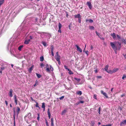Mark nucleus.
I'll return each instance as SVG.
<instances>
[{
  "label": "nucleus",
  "mask_w": 126,
  "mask_h": 126,
  "mask_svg": "<svg viewBox=\"0 0 126 126\" xmlns=\"http://www.w3.org/2000/svg\"><path fill=\"white\" fill-rule=\"evenodd\" d=\"M125 78H126V75H123V77H122V79H124Z\"/></svg>",
  "instance_id": "41"
},
{
  "label": "nucleus",
  "mask_w": 126,
  "mask_h": 126,
  "mask_svg": "<svg viewBox=\"0 0 126 126\" xmlns=\"http://www.w3.org/2000/svg\"><path fill=\"white\" fill-rule=\"evenodd\" d=\"M96 77L97 79H100L101 78L102 76H97Z\"/></svg>",
  "instance_id": "51"
},
{
  "label": "nucleus",
  "mask_w": 126,
  "mask_h": 126,
  "mask_svg": "<svg viewBox=\"0 0 126 126\" xmlns=\"http://www.w3.org/2000/svg\"><path fill=\"white\" fill-rule=\"evenodd\" d=\"M62 27V25L60 23H59L58 27L59 29H61Z\"/></svg>",
  "instance_id": "24"
},
{
  "label": "nucleus",
  "mask_w": 126,
  "mask_h": 126,
  "mask_svg": "<svg viewBox=\"0 0 126 126\" xmlns=\"http://www.w3.org/2000/svg\"><path fill=\"white\" fill-rule=\"evenodd\" d=\"M51 122L52 126H54L53 122V118H52L51 119Z\"/></svg>",
  "instance_id": "17"
},
{
  "label": "nucleus",
  "mask_w": 126,
  "mask_h": 126,
  "mask_svg": "<svg viewBox=\"0 0 126 126\" xmlns=\"http://www.w3.org/2000/svg\"><path fill=\"white\" fill-rule=\"evenodd\" d=\"M47 113L48 116V115H51V114L50 112L49 109V108L47 110Z\"/></svg>",
  "instance_id": "29"
},
{
  "label": "nucleus",
  "mask_w": 126,
  "mask_h": 126,
  "mask_svg": "<svg viewBox=\"0 0 126 126\" xmlns=\"http://www.w3.org/2000/svg\"><path fill=\"white\" fill-rule=\"evenodd\" d=\"M69 73L70 74L72 75V74H73V72L72 71H70V70H69Z\"/></svg>",
  "instance_id": "40"
},
{
  "label": "nucleus",
  "mask_w": 126,
  "mask_h": 126,
  "mask_svg": "<svg viewBox=\"0 0 126 126\" xmlns=\"http://www.w3.org/2000/svg\"><path fill=\"white\" fill-rule=\"evenodd\" d=\"M110 35L112 37L113 39L115 40L116 39V35L115 33H111L110 34Z\"/></svg>",
  "instance_id": "6"
},
{
  "label": "nucleus",
  "mask_w": 126,
  "mask_h": 126,
  "mask_svg": "<svg viewBox=\"0 0 126 126\" xmlns=\"http://www.w3.org/2000/svg\"><path fill=\"white\" fill-rule=\"evenodd\" d=\"M121 41H122V43H124L125 44L126 41V39H124L123 38H122L121 39Z\"/></svg>",
  "instance_id": "16"
},
{
  "label": "nucleus",
  "mask_w": 126,
  "mask_h": 126,
  "mask_svg": "<svg viewBox=\"0 0 126 126\" xmlns=\"http://www.w3.org/2000/svg\"><path fill=\"white\" fill-rule=\"evenodd\" d=\"M28 28L27 27H25V28H23V29L21 30V31H24L25 30H26Z\"/></svg>",
  "instance_id": "45"
},
{
  "label": "nucleus",
  "mask_w": 126,
  "mask_h": 126,
  "mask_svg": "<svg viewBox=\"0 0 126 126\" xmlns=\"http://www.w3.org/2000/svg\"><path fill=\"white\" fill-rule=\"evenodd\" d=\"M87 4L89 8L91 9L92 8V7L90 2L89 1L87 2Z\"/></svg>",
  "instance_id": "9"
},
{
  "label": "nucleus",
  "mask_w": 126,
  "mask_h": 126,
  "mask_svg": "<svg viewBox=\"0 0 126 126\" xmlns=\"http://www.w3.org/2000/svg\"><path fill=\"white\" fill-rule=\"evenodd\" d=\"M93 21H93V20L92 19H90L89 20V22L90 23H93Z\"/></svg>",
  "instance_id": "46"
},
{
  "label": "nucleus",
  "mask_w": 126,
  "mask_h": 126,
  "mask_svg": "<svg viewBox=\"0 0 126 126\" xmlns=\"http://www.w3.org/2000/svg\"><path fill=\"white\" fill-rule=\"evenodd\" d=\"M30 41V39H28V40H26L25 41L24 43L26 44H28Z\"/></svg>",
  "instance_id": "12"
},
{
  "label": "nucleus",
  "mask_w": 126,
  "mask_h": 126,
  "mask_svg": "<svg viewBox=\"0 0 126 126\" xmlns=\"http://www.w3.org/2000/svg\"><path fill=\"white\" fill-rule=\"evenodd\" d=\"M5 103L6 104V106H7L8 105V103L7 101H5Z\"/></svg>",
  "instance_id": "64"
},
{
  "label": "nucleus",
  "mask_w": 126,
  "mask_h": 126,
  "mask_svg": "<svg viewBox=\"0 0 126 126\" xmlns=\"http://www.w3.org/2000/svg\"><path fill=\"white\" fill-rule=\"evenodd\" d=\"M106 72L109 73H110L111 74L113 73L112 71L110 70H107Z\"/></svg>",
  "instance_id": "26"
},
{
  "label": "nucleus",
  "mask_w": 126,
  "mask_h": 126,
  "mask_svg": "<svg viewBox=\"0 0 126 126\" xmlns=\"http://www.w3.org/2000/svg\"><path fill=\"white\" fill-rule=\"evenodd\" d=\"M116 36L117 39L118 40H120V39H121V40L122 39V38H121V37L119 35L117 34L116 35Z\"/></svg>",
  "instance_id": "15"
},
{
  "label": "nucleus",
  "mask_w": 126,
  "mask_h": 126,
  "mask_svg": "<svg viewBox=\"0 0 126 126\" xmlns=\"http://www.w3.org/2000/svg\"><path fill=\"white\" fill-rule=\"evenodd\" d=\"M13 91V90L12 89H10L8 94L9 96H10V97H12L13 96V95L12 94Z\"/></svg>",
  "instance_id": "5"
},
{
  "label": "nucleus",
  "mask_w": 126,
  "mask_h": 126,
  "mask_svg": "<svg viewBox=\"0 0 126 126\" xmlns=\"http://www.w3.org/2000/svg\"><path fill=\"white\" fill-rule=\"evenodd\" d=\"M109 67V65H106L104 68L105 70L107 71L108 70V69Z\"/></svg>",
  "instance_id": "21"
},
{
  "label": "nucleus",
  "mask_w": 126,
  "mask_h": 126,
  "mask_svg": "<svg viewBox=\"0 0 126 126\" xmlns=\"http://www.w3.org/2000/svg\"><path fill=\"white\" fill-rule=\"evenodd\" d=\"M76 46L77 48V50L78 51H79L80 52H82V50L81 48L79 47L77 45H76Z\"/></svg>",
  "instance_id": "8"
},
{
  "label": "nucleus",
  "mask_w": 126,
  "mask_h": 126,
  "mask_svg": "<svg viewBox=\"0 0 126 126\" xmlns=\"http://www.w3.org/2000/svg\"><path fill=\"white\" fill-rule=\"evenodd\" d=\"M74 79L78 81H79L80 80V79H79L77 78H74Z\"/></svg>",
  "instance_id": "33"
},
{
  "label": "nucleus",
  "mask_w": 126,
  "mask_h": 126,
  "mask_svg": "<svg viewBox=\"0 0 126 126\" xmlns=\"http://www.w3.org/2000/svg\"><path fill=\"white\" fill-rule=\"evenodd\" d=\"M125 124H126V120H125L121 122L120 125L122 126Z\"/></svg>",
  "instance_id": "10"
},
{
  "label": "nucleus",
  "mask_w": 126,
  "mask_h": 126,
  "mask_svg": "<svg viewBox=\"0 0 126 126\" xmlns=\"http://www.w3.org/2000/svg\"><path fill=\"white\" fill-rule=\"evenodd\" d=\"M57 61L58 62V64L60 65V64L61 62H60V60H59V61Z\"/></svg>",
  "instance_id": "61"
},
{
  "label": "nucleus",
  "mask_w": 126,
  "mask_h": 126,
  "mask_svg": "<svg viewBox=\"0 0 126 126\" xmlns=\"http://www.w3.org/2000/svg\"><path fill=\"white\" fill-rule=\"evenodd\" d=\"M101 93L106 98H108V96L107 95V94L106 93L104 92L102 90L101 91Z\"/></svg>",
  "instance_id": "7"
},
{
  "label": "nucleus",
  "mask_w": 126,
  "mask_h": 126,
  "mask_svg": "<svg viewBox=\"0 0 126 126\" xmlns=\"http://www.w3.org/2000/svg\"><path fill=\"white\" fill-rule=\"evenodd\" d=\"M125 94H123L121 95V97H123V96H125Z\"/></svg>",
  "instance_id": "62"
},
{
  "label": "nucleus",
  "mask_w": 126,
  "mask_h": 126,
  "mask_svg": "<svg viewBox=\"0 0 126 126\" xmlns=\"http://www.w3.org/2000/svg\"><path fill=\"white\" fill-rule=\"evenodd\" d=\"M38 115V117L37 118V119L39 121V118H40V114H39L38 113L37 114Z\"/></svg>",
  "instance_id": "34"
},
{
  "label": "nucleus",
  "mask_w": 126,
  "mask_h": 126,
  "mask_svg": "<svg viewBox=\"0 0 126 126\" xmlns=\"http://www.w3.org/2000/svg\"><path fill=\"white\" fill-rule=\"evenodd\" d=\"M36 74L38 78H39L41 77V75L40 74L37 73H36Z\"/></svg>",
  "instance_id": "30"
},
{
  "label": "nucleus",
  "mask_w": 126,
  "mask_h": 126,
  "mask_svg": "<svg viewBox=\"0 0 126 126\" xmlns=\"http://www.w3.org/2000/svg\"><path fill=\"white\" fill-rule=\"evenodd\" d=\"M74 16L75 18H79L81 17V16L79 14H78L77 15H75Z\"/></svg>",
  "instance_id": "13"
},
{
  "label": "nucleus",
  "mask_w": 126,
  "mask_h": 126,
  "mask_svg": "<svg viewBox=\"0 0 126 126\" xmlns=\"http://www.w3.org/2000/svg\"><path fill=\"white\" fill-rule=\"evenodd\" d=\"M118 43L119 46H117L115 44V42H110V44L111 46L113 49L115 51V53L116 54L117 53L116 51L117 50H120L121 47V44L119 42H118Z\"/></svg>",
  "instance_id": "1"
},
{
  "label": "nucleus",
  "mask_w": 126,
  "mask_h": 126,
  "mask_svg": "<svg viewBox=\"0 0 126 126\" xmlns=\"http://www.w3.org/2000/svg\"><path fill=\"white\" fill-rule=\"evenodd\" d=\"M46 66L47 68L46 70L47 72H50V70L52 71L53 70V68L52 67L51 65H49L50 67V68H49V66L48 65V64H47Z\"/></svg>",
  "instance_id": "3"
},
{
  "label": "nucleus",
  "mask_w": 126,
  "mask_h": 126,
  "mask_svg": "<svg viewBox=\"0 0 126 126\" xmlns=\"http://www.w3.org/2000/svg\"><path fill=\"white\" fill-rule=\"evenodd\" d=\"M82 94V92L81 91H79L76 92V94L78 95H81Z\"/></svg>",
  "instance_id": "19"
},
{
  "label": "nucleus",
  "mask_w": 126,
  "mask_h": 126,
  "mask_svg": "<svg viewBox=\"0 0 126 126\" xmlns=\"http://www.w3.org/2000/svg\"><path fill=\"white\" fill-rule=\"evenodd\" d=\"M45 121H46V123L47 126H48V122H47V120L46 119Z\"/></svg>",
  "instance_id": "49"
},
{
  "label": "nucleus",
  "mask_w": 126,
  "mask_h": 126,
  "mask_svg": "<svg viewBox=\"0 0 126 126\" xmlns=\"http://www.w3.org/2000/svg\"><path fill=\"white\" fill-rule=\"evenodd\" d=\"M66 110H64L63 111L62 113V115H64L66 112Z\"/></svg>",
  "instance_id": "28"
},
{
  "label": "nucleus",
  "mask_w": 126,
  "mask_h": 126,
  "mask_svg": "<svg viewBox=\"0 0 126 126\" xmlns=\"http://www.w3.org/2000/svg\"><path fill=\"white\" fill-rule=\"evenodd\" d=\"M54 50V47L53 46H51V52L53 51Z\"/></svg>",
  "instance_id": "43"
},
{
  "label": "nucleus",
  "mask_w": 126,
  "mask_h": 126,
  "mask_svg": "<svg viewBox=\"0 0 126 126\" xmlns=\"http://www.w3.org/2000/svg\"><path fill=\"white\" fill-rule=\"evenodd\" d=\"M15 115H16L15 113H14V115H13V118H14V121H15Z\"/></svg>",
  "instance_id": "53"
},
{
  "label": "nucleus",
  "mask_w": 126,
  "mask_h": 126,
  "mask_svg": "<svg viewBox=\"0 0 126 126\" xmlns=\"http://www.w3.org/2000/svg\"><path fill=\"white\" fill-rule=\"evenodd\" d=\"M38 20V19L37 18H34L35 20H34V21H35V23H36V22H37Z\"/></svg>",
  "instance_id": "39"
},
{
  "label": "nucleus",
  "mask_w": 126,
  "mask_h": 126,
  "mask_svg": "<svg viewBox=\"0 0 126 126\" xmlns=\"http://www.w3.org/2000/svg\"><path fill=\"white\" fill-rule=\"evenodd\" d=\"M80 104L79 102H77L76 103L75 105H78L79 104Z\"/></svg>",
  "instance_id": "57"
},
{
  "label": "nucleus",
  "mask_w": 126,
  "mask_h": 126,
  "mask_svg": "<svg viewBox=\"0 0 126 126\" xmlns=\"http://www.w3.org/2000/svg\"><path fill=\"white\" fill-rule=\"evenodd\" d=\"M80 103H83L84 102V101H80L79 102Z\"/></svg>",
  "instance_id": "58"
},
{
  "label": "nucleus",
  "mask_w": 126,
  "mask_h": 126,
  "mask_svg": "<svg viewBox=\"0 0 126 126\" xmlns=\"http://www.w3.org/2000/svg\"><path fill=\"white\" fill-rule=\"evenodd\" d=\"M78 22L79 23H80L81 22V17L78 18Z\"/></svg>",
  "instance_id": "47"
},
{
  "label": "nucleus",
  "mask_w": 126,
  "mask_h": 126,
  "mask_svg": "<svg viewBox=\"0 0 126 126\" xmlns=\"http://www.w3.org/2000/svg\"><path fill=\"white\" fill-rule=\"evenodd\" d=\"M10 43H9L8 44V49H9V48H10V49L11 50V49L12 48L11 47H10Z\"/></svg>",
  "instance_id": "36"
},
{
  "label": "nucleus",
  "mask_w": 126,
  "mask_h": 126,
  "mask_svg": "<svg viewBox=\"0 0 126 126\" xmlns=\"http://www.w3.org/2000/svg\"><path fill=\"white\" fill-rule=\"evenodd\" d=\"M11 52L12 54H13L14 56H15V54L14 53H13L12 52V51L11 50Z\"/></svg>",
  "instance_id": "54"
},
{
  "label": "nucleus",
  "mask_w": 126,
  "mask_h": 126,
  "mask_svg": "<svg viewBox=\"0 0 126 126\" xmlns=\"http://www.w3.org/2000/svg\"><path fill=\"white\" fill-rule=\"evenodd\" d=\"M42 44L44 46H46V42L43 41L42 42Z\"/></svg>",
  "instance_id": "31"
},
{
  "label": "nucleus",
  "mask_w": 126,
  "mask_h": 126,
  "mask_svg": "<svg viewBox=\"0 0 126 126\" xmlns=\"http://www.w3.org/2000/svg\"><path fill=\"white\" fill-rule=\"evenodd\" d=\"M5 67L3 66H2V67L0 68L1 70H4L5 69Z\"/></svg>",
  "instance_id": "44"
},
{
  "label": "nucleus",
  "mask_w": 126,
  "mask_h": 126,
  "mask_svg": "<svg viewBox=\"0 0 126 126\" xmlns=\"http://www.w3.org/2000/svg\"><path fill=\"white\" fill-rule=\"evenodd\" d=\"M101 109V108L100 107H99L98 109V110H97V111L99 113V114H100V111Z\"/></svg>",
  "instance_id": "37"
},
{
  "label": "nucleus",
  "mask_w": 126,
  "mask_h": 126,
  "mask_svg": "<svg viewBox=\"0 0 126 126\" xmlns=\"http://www.w3.org/2000/svg\"><path fill=\"white\" fill-rule=\"evenodd\" d=\"M51 53L52 55L53 56H54V53H53V51L51 52Z\"/></svg>",
  "instance_id": "60"
},
{
  "label": "nucleus",
  "mask_w": 126,
  "mask_h": 126,
  "mask_svg": "<svg viewBox=\"0 0 126 126\" xmlns=\"http://www.w3.org/2000/svg\"><path fill=\"white\" fill-rule=\"evenodd\" d=\"M23 45H21L20 46L18 47V49L19 51L21 50V48L23 47Z\"/></svg>",
  "instance_id": "20"
},
{
  "label": "nucleus",
  "mask_w": 126,
  "mask_h": 126,
  "mask_svg": "<svg viewBox=\"0 0 126 126\" xmlns=\"http://www.w3.org/2000/svg\"><path fill=\"white\" fill-rule=\"evenodd\" d=\"M89 29L91 30H94V27L93 26H89Z\"/></svg>",
  "instance_id": "22"
},
{
  "label": "nucleus",
  "mask_w": 126,
  "mask_h": 126,
  "mask_svg": "<svg viewBox=\"0 0 126 126\" xmlns=\"http://www.w3.org/2000/svg\"><path fill=\"white\" fill-rule=\"evenodd\" d=\"M36 104L35 105V107H38L39 108V105L38 103L37 102H36Z\"/></svg>",
  "instance_id": "35"
},
{
  "label": "nucleus",
  "mask_w": 126,
  "mask_h": 126,
  "mask_svg": "<svg viewBox=\"0 0 126 126\" xmlns=\"http://www.w3.org/2000/svg\"><path fill=\"white\" fill-rule=\"evenodd\" d=\"M112 125L111 124H109L108 125H103L102 126H111Z\"/></svg>",
  "instance_id": "38"
},
{
  "label": "nucleus",
  "mask_w": 126,
  "mask_h": 126,
  "mask_svg": "<svg viewBox=\"0 0 126 126\" xmlns=\"http://www.w3.org/2000/svg\"><path fill=\"white\" fill-rule=\"evenodd\" d=\"M64 97V96H63L62 97H60L59 98V99L60 100H62L63 99Z\"/></svg>",
  "instance_id": "48"
},
{
  "label": "nucleus",
  "mask_w": 126,
  "mask_h": 126,
  "mask_svg": "<svg viewBox=\"0 0 126 126\" xmlns=\"http://www.w3.org/2000/svg\"><path fill=\"white\" fill-rule=\"evenodd\" d=\"M44 66V64L43 63H41L40 64V66L41 67L43 66Z\"/></svg>",
  "instance_id": "56"
},
{
  "label": "nucleus",
  "mask_w": 126,
  "mask_h": 126,
  "mask_svg": "<svg viewBox=\"0 0 126 126\" xmlns=\"http://www.w3.org/2000/svg\"><path fill=\"white\" fill-rule=\"evenodd\" d=\"M65 13L66 14V16L67 17H68V13L66 11L65 12Z\"/></svg>",
  "instance_id": "55"
},
{
  "label": "nucleus",
  "mask_w": 126,
  "mask_h": 126,
  "mask_svg": "<svg viewBox=\"0 0 126 126\" xmlns=\"http://www.w3.org/2000/svg\"><path fill=\"white\" fill-rule=\"evenodd\" d=\"M60 56L58 54V52H56V54L55 56V58L57 61L60 60Z\"/></svg>",
  "instance_id": "4"
},
{
  "label": "nucleus",
  "mask_w": 126,
  "mask_h": 126,
  "mask_svg": "<svg viewBox=\"0 0 126 126\" xmlns=\"http://www.w3.org/2000/svg\"><path fill=\"white\" fill-rule=\"evenodd\" d=\"M14 97L15 102H17V100L16 98V95H15L14 96Z\"/></svg>",
  "instance_id": "23"
},
{
  "label": "nucleus",
  "mask_w": 126,
  "mask_h": 126,
  "mask_svg": "<svg viewBox=\"0 0 126 126\" xmlns=\"http://www.w3.org/2000/svg\"><path fill=\"white\" fill-rule=\"evenodd\" d=\"M96 34L99 37V33L98 32H97V31L96 32Z\"/></svg>",
  "instance_id": "52"
},
{
  "label": "nucleus",
  "mask_w": 126,
  "mask_h": 126,
  "mask_svg": "<svg viewBox=\"0 0 126 126\" xmlns=\"http://www.w3.org/2000/svg\"><path fill=\"white\" fill-rule=\"evenodd\" d=\"M64 68H65V69H67L68 71H69V69H68V68H67V66H66V65H64Z\"/></svg>",
  "instance_id": "42"
},
{
  "label": "nucleus",
  "mask_w": 126,
  "mask_h": 126,
  "mask_svg": "<svg viewBox=\"0 0 126 126\" xmlns=\"http://www.w3.org/2000/svg\"><path fill=\"white\" fill-rule=\"evenodd\" d=\"M85 53L87 54V55L88 56V53H89V51L88 50L86 51H85Z\"/></svg>",
  "instance_id": "50"
},
{
  "label": "nucleus",
  "mask_w": 126,
  "mask_h": 126,
  "mask_svg": "<svg viewBox=\"0 0 126 126\" xmlns=\"http://www.w3.org/2000/svg\"><path fill=\"white\" fill-rule=\"evenodd\" d=\"M94 98L95 99H97L95 95H94Z\"/></svg>",
  "instance_id": "59"
},
{
  "label": "nucleus",
  "mask_w": 126,
  "mask_h": 126,
  "mask_svg": "<svg viewBox=\"0 0 126 126\" xmlns=\"http://www.w3.org/2000/svg\"><path fill=\"white\" fill-rule=\"evenodd\" d=\"M40 59L41 61H43L44 60V57L43 56L41 57L40 58Z\"/></svg>",
  "instance_id": "27"
},
{
  "label": "nucleus",
  "mask_w": 126,
  "mask_h": 126,
  "mask_svg": "<svg viewBox=\"0 0 126 126\" xmlns=\"http://www.w3.org/2000/svg\"><path fill=\"white\" fill-rule=\"evenodd\" d=\"M4 0H0V6L2 4L4 1Z\"/></svg>",
  "instance_id": "25"
},
{
  "label": "nucleus",
  "mask_w": 126,
  "mask_h": 126,
  "mask_svg": "<svg viewBox=\"0 0 126 126\" xmlns=\"http://www.w3.org/2000/svg\"><path fill=\"white\" fill-rule=\"evenodd\" d=\"M39 33L42 34H43L46 36V38H48V39H49L51 37L50 34L47 32H41Z\"/></svg>",
  "instance_id": "2"
},
{
  "label": "nucleus",
  "mask_w": 126,
  "mask_h": 126,
  "mask_svg": "<svg viewBox=\"0 0 126 126\" xmlns=\"http://www.w3.org/2000/svg\"><path fill=\"white\" fill-rule=\"evenodd\" d=\"M33 67L34 65H32L29 68L28 70L30 73H31V72L32 71L33 69Z\"/></svg>",
  "instance_id": "11"
},
{
  "label": "nucleus",
  "mask_w": 126,
  "mask_h": 126,
  "mask_svg": "<svg viewBox=\"0 0 126 126\" xmlns=\"http://www.w3.org/2000/svg\"><path fill=\"white\" fill-rule=\"evenodd\" d=\"M119 69L118 68H115L114 69L112 70V73H114L117 71Z\"/></svg>",
  "instance_id": "14"
},
{
  "label": "nucleus",
  "mask_w": 126,
  "mask_h": 126,
  "mask_svg": "<svg viewBox=\"0 0 126 126\" xmlns=\"http://www.w3.org/2000/svg\"><path fill=\"white\" fill-rule=\"evenodd\" d=\"M58 32H60V33H61V29H59V30H58Z\"/></svg>",
  "instance_id": "63"
},
{
  "label": "nucleus",
  "mask_w": 126,
  "mask_h": 126,
  "mask_svg": "<svg viewBox=\"0 0 126 126\" xmlns=\"http://www.w3.org/2000/svg\"><path fill=\"white\" fill-rule=\"evenodd\" d=\"M45 103H42V108H45Z\"/></svg>",
  "instance_id": "32"
},
{
  "label": "nucleus",
  "mask_w": 126,
  "mask_h": 126,
  "mask_svg": "<svg viewBox=\"0 0 126 126\" xmlns=\"http://www.w3.org/2000/svg\"><path fill=\"white\" fill-rule=\"evenodd\" d=\"M20 110V108L17 107V110H16V112H17V115L19 113V112Z\"/></svg>",
  "instance_id": "18"
}]
</instances>
